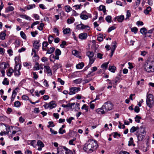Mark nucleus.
<instances>
[{"mask_svg": "<svg viewBox=\"0 0 154 154\" xmlns=\"http://www.w3.org/2000/svg\"><path fill=\"white\" fill-rule=\"evenodd\" d=\"M82 79H79L74 81L75 83L76 84H79L82 82Z\"/></svg>", "mask_w": 154, "mask_h": 154, "instance_id": "49", "label": "nucleus"}, {"mask_svg": "<svg viewBox=\"0 0 154 154\" xmlns=\"http://www.w3.org/2000/svg\"><path fill=\"white\" fill-rule=\"evenodd\" d=\"M140 32L141 33L144 35L145 37H150L151 36V35H147V29L145 27L141 28L140 29Z\"/></svg>", "mask_w": 154, "mask_h": 154, "instance_id": "11", "label": "nucleus"}, {"mask_svg": "<svg viewBox=\"0 0 154 154\" xmlns=\"http://www.w3.org/2000/svg\"><path fill=\"white\" fill-rule=\"evenodd\" d=\"M20 16L21 18L25 19L26 20H30L31 19V18L30 17L25 14L21 15Z\"/></svg>", "mask_w": 154, "mask_h": 154, "instance_id": "27", "label": "nucleus"}, {"mask_svg": "<svg viewBox=\"0 0 154 154\" xmlns=\"http://www.w3.org/2000/svg\"><path fill=\"white\" fill-rule=\"evenodd\" d=\"M14 106L16 107H19L20 106V103L19 101H16L14 103Z\"/></svg>", "mask_w": 154, "mask_h": 154, "instance_id": "52", "label": "nucleus"}, {"mask_svg": "<svg viewBox=\"0 0 154 154\" xmlns=\"http://www.w3.org/2000/svg\"><path fill=\"white\" fill-rule=\"evenodd\" d=\"M84 66V64L83 63H82L76 65V67L78 69H81Z\"/></svg>", "mask_w": 154, "mask_h": 154, "instance_id": "37", "label": "nucleus"}, {"mask_svg": "<svg viewBox=\"0 0 154 154\" xmlns=\"http://www.w3.org/2000/svg\"><path fill=\"white\" fill-rule=\"evenodd\" d=\"M99 10L100 11H103L104 13H105L106 11V9L105 8V7L104 6L101 5L100 6L99 8Z\"/></svg>", "mask_w": 154, "mask_h": 154, "instance_id": "39", "label": "nucleus"}, {"mask_svg": "<svg viewBox=\"0 0 154 154\" xmlns=\"http://www.w3.org/2000/svg\"><path fill=\"white\" fill-rule=\"evenodd\" d=\"M56 55H60L61 54V51L59 49H56L55 52Z\"/></svg>", "mask_w": 154, "mask_h": 154, "instance_id": "47", "label": "nucleus"}, {"mask_svg": "<svg viewBox=\"0 0 154 154\" xmlns=\"http://www.w3.org/2000/svg\"><path fill=\"white\" fill-rule=\"evenodd\" d=\"M138 128L139 127L138 126H133L130 129V131L131 133H133L135 131H136V132H137V130L138 129Z\"/></svg>", "mask_w": 154, "mask_h": 154, "instance_id": "23", "label": "nucleus"}, {"mask_svg": "<svg viewBox=\"0 0 154 154\" xmlns=\"http://www.w3.org/2000/svg\"><path fill=\"white\" fill-rule=\"evenodd\" d=\"M33 46L35 49H38L40 46L39 42L37 41H35L33 44Z\"/></svg>", "mask_w": 154, "mask_h": 154, "instance_id": "22", "label": "nucleus"}, {"mask_svg": "<svg viewBox=\"0 0 154 154\" xmlns=\"http://www.w3.org/2000/svg\"><path fill=\"white\" fill-rule=\"evenodd\" d=\"M65 127V125H62V127L60 128L59 131V133L60 134H63L64 133H65L66 132V131L65 130H63V131H61V130H62V129L63 128H64Z\"/></svg>", "mask_w": 154, "mask_h": 154, "instance_id": "29", "label": "nucleus"}, {"mask_svg": "<svg viewBox=\"0 0 154 154\" xmlns=\"http://www.w3.org/2000/svg\"><path fill=\"white\" fill-rule=\"evenodd\" d=\"M92 71L90 72L86 75V77L88 78L90 76H93L94 75V73H93V72L96 71L97 70V68L96 66H94L91 69Z\"/></svg>", "mask_w": 154, "mask_h": 154, "instance_id": "12", "label": "nucleus"}, {"mask_svg": "<svg viewBox=\"0 0 154 154\" xmlns=\"http://www.w3.org/2000/svg\"><path fill=\"white\" fill-rule=\"evenodd\" d=\"M5 51V50L3 48H0V54H4Z\"/></svg>", "mask_w": 154, "mask_h": 154, "instance_id": "63", "label": "nucleus"}, {"mask_svg": "<svg viewBox=\"0 0 154 154\" xmlns=\"http://www.w3.org/2000/svg\"><path fill=\"white\" fill-rule=\"evenodd\" d=\"M2 83L4 85H8L9 84V81L7 80V79L5 78L3 81Z\"/></svg>", "mask_w": 154, "mask_h": 154, "instance_id": "43", "label": "nucleus"}, {"mask_svg": "<svg viewBox=\"0 0 154 154\" xmlns=\"http://www.w3.org/2000/svg\"><path fill=\"white\" fill-rule=\"evenodd\" d=\"M135 121L138 123L140 122V119H141V117L138 115H137L135 118Z\"/></svg>", "mask_w": 154, "mask_h": 154, "instance_id": "44", "label": "nucleus"}, {"mask_svg": "<svg viewBox=\"0 0 154 154\" xmlns=\"http://www.w3.org/2000/svg\"><path fill=\"white\" fill-rule=\"evenodd\" d=\"M66 11L67 12H70L71 10V8L70 7L68 6H66L65 7Z\"/></svg>", "mask_w": 154, "mask_h": 154, "instance_id": "62", "label": "nucleus"}, {"mask_svg": "<svg viewBox=\"0 0 154 154\" xmlns=\"http://www.w3.org/2000/svg\"><path fill=\"white\" fill-rule=\"evenodd\" d=\"M144 68L145 71L150 73L154 72V68L151 65L149 62H146L144 65Z\"/></svg>", "mask_w": 154, "mask_h": 154, "instance_id": "4", "label": "nucleus"}, {"mask_svg": "<svg viewBox=\"0 0 154 154\" xmlns=\"http://www.w3.org/2000/svg\"><path fill=\"white\" fill-rule=\"evenodd\" d=\"M56 106V104L54 102L52 101L49 104L48 107L50 109H51Z\"/></svg>", "mask_w": 154, "mask_h": 154, "instance_id": "17", "label": "nucleus"}, {"mask_svg": "<svg viewBox=\"0 0 154 154\" xmlns=\"http://www.w3.org/2000/svg\"><path fill=\"white\" fill-rule=\"evenodd\" d=\"M14 71L13 69L12 68H9L7 73V75L9 77L11 76Z\"/></svg>", "mask_w": 154, "mask_h": 154, "instance_id": "30", "label": "nucleus"}, {"mask_svg": "<svg viewBox=\"0 0 154 154\" xmlns=\"http://www.w3.org/2000/svg\"><path fill=\"white\" fill-rule=\"evenodd\" d=\"M44 26V24L42 23L40 24L39 26L38 27V29L39 30L41 31L43 29V28Z\"/></svg>", "mask_w": 154, "mask_h": 154, "instance_id": "48", "label": "nucleus"}, {"mask_svg": "<svg viewBox=\"0 0 154 154\" xmlns=\"http://www.w3.org/2000/svg\"><path fill=\"white\" fill-rule=\"evenodd\" d=\"M106 20L108 23H110L111 22V17L110 16H107L106 18Z\"/></svg>", "mask_w": 154, "mask_h": 154, "instance_id": "46", "label": "nucleus"}, {"mask_svg": "<svg viewBox=\"0 0 154 154\" xmlns=\"http://www.w3.org/2000/svg\"><path fill=\"white\" fill-rule=\"evenodd\" d=\"M116 29V27L114 26H112L110 27H109L108 30V32H109L111 31L112 30H113Z\"/></svg>", "mask_w": 154, "mask_h": 154, "instance_id": "55", "label": "nucleus"}, {"mask_svg": "<svg viewBox=\"0 0 154 154\" xmlns=\"http://www.w3.org/2000/svg\"><path fill=\"white\" fill-rule=\"evenodd\" d=\"M98 145L96 140H94L92 139L89 140L85 144L83 149L86 152H91L94 149L97 147Z\"/></svg>", "mask_w": 154, "mask_h": 154, "instance_id": "1", "label": "nucleus"}, {"mask_svg": "<svg viewBox=\"0 0 154 154\" xmlns=\"http://www.w3.org/2000/svg\"><path fill=\"white\" fill-rule=\"evenodd\" d=\"M76 29L78 30H83L86 29L87 30H89L90 27L87 25H85L82 23L77 25L76 27Z\"/></svg>", "mask_w": 154, "mask_h": 154, "instance_id": "9", "label": "nucleus"}, {"mask_svg": "<svg viewBox=\"0 0 154 154\" xmlns=\"http://www.w3.org/2000/svg\"><path fill=\"white\" fill-rule=\"evenodd\" d=\"M112 48L111 49V51H112L114 52L115 51L117 47V45H116L117 43H116V42L114 41V42H112Z\"/></svg>", "mask_w": 154, "mask_h": 154, "instance_id": "25", "label": "nucleus"}, {"mask_svg": "<svg viewBox=\"0 0 154 154\" xmlns=\"http://www.w3.org/2000/svg\"><path fill=\"white\" fill-rule=\"evenodd\" d=\"M44 67V71L46 72L48 75H52V72L50 67L48 66H45Z\"/></svg>", "mask_w": 154, "mask_h": 154, "instance_id": "10", "label": "nucleus"}, {"mask_svg": "<svg viewBox=\"0 0 154 154\" xmlns=\"http://www.w3.org/2000/svg\"><path fill=\"white\" fill-rule=\"evenodd\" d=\"M86 55L89 59V64L91 65L95 60V59L94 57V54L93 52L88 51L86 53Z\"/></svg>", "mask_w": 154, "mask_h": 154, "instance_id": "5", "label": "nucleus"}, {"mask_svg": "<svg viewBox=\"0 0 154 154\" xmlns=\"http://www.w3.org/2000/svg\"><path fill=\"white\" fill-rule=\"evenodd\" d=\"M31 33L32 36L33 37H35L36 35L38 34V32L37 31H35V32H31Z\"/></svg>", "mask_w": 154, "mask_h": 154, "instance_id": "58", "label": "nucleus"}, {"mask_svg": "<svg viewBox=\"0 0 154 154\" xmlns=\"http://www.w3.org/2000/svg\"><path fill=\"white\" fill-rule=\"evenodd\" d=\"M72 54L73 55L77 57H81L80 56V53L76 50H72Z\"/></svg>", "mask_w": 154, "mask_h": 154, "instance_id": "20", "label": "nucleus"}, {"mask_svg": "<svg viewBox=\"0 0 154 154\" xmlns=\"http://www.w3.org/2000/svg\"><path fill=\"white\" fill-rule=\"evenodd\" d=\"M84 12H82L80 15V17L82 19L85 20L87 19L88 18V17L87 15L83 14V13Z\"/></svg>", "mask_w": 154, "mask_h": 154, "instance_id": "24", "label": "nucleus"}, {"mask_svg": "<svg viewBox=\"0 0 154 154\" xmlns=\"http://www.w3.org/2000/svg\"><path fill=\"white\" fill-rule=\"evenodd\" d=\"M109 70L112 72H114L116 70V68L114 66H109Z\"/></svg>", "mask_w": 154, "mask_h": 154, "instance_id": "28", "label": "nucleus"}, {"mask_svg": "<svg viewBox=\"0 0 154 154\" xmlns=\"http://www.w3.org/2000/svg\"><path fill=\"white\" fill-rule=\"evenodd\" d=\"M76 139L74 138L73 139L70 140L69 142V144L70 145H75V144L73 143V142Z\"/></svg>", "mask_w": 154, "mask_h": 154, "instance_id": "60", "label": "nucleus"}, {"mask_svg": "<svg viewBox=\"0 0 154 154\" xmlns=\"http://www.w3.org/2000/svg\"><path fill=\"white\" fill-rule=\"evenodd\" d=\"M71 31V29L69 28H67L64 29L63 30V33L64 34H66L69 33Z\"/></svg>", "mask_w": 154, "mask_h": 154, "instance_id": "26", "label": "nucleus"}, {"mask_svg": "<svg viewBox=\"0 0 154 154\" xmlns=\"http://www.w3.org/2000/svg\"><path fill=\"white\" fill-rule=\"evenodd\" d=\"M50 131L51 134H57V131H55L52 128H50Z\"/></svg>", "mask_w": 154, "mask_h": 154, "instance_id": "59", "label": "nucleus"}, {"mask_svg": "<svg viewBox=\"0 0 154 154\" xmlns=\"http://www.w3.org/2000/svg\"><path fill=\"white\" fill-rule=\"evenodd\" d=\"M146 104L150 108H152L154 105V99L153 96L152 94H149L147 96Z\"/></svg>", "mask_w": 154, "mask_h": 154, "instance_id": "3", "label": "nucleus"}, {"mask_svg": "<svg viewBox=\"0 0 154 154\" xmlns=\"http://www.w3.org/2000/svg\"><path fill=\"white\" fill-rule=\"evenodd\" d=\"M115 18L117 19V20L119 22H122L124 19V17L123 15H121L116 17Z\"/></svg>", "mask_w": 154, "mask_h": 154, "instance_id": "21", "label": "nucleus"}, {"mask_svg": "<svg viewBox=\"0 0 154 154\" xmlns=\"http://www.w3.org/2000/svg\"><path fill=\"white\" fill-rule=\"evenodd\" d=\"M131 14L130 11L129 10H128L127 12L126 17L125 18V20H127L129 19V17L131 16Z\"/></svg>", "mask_w": 154, "mask_h": 154, "instance_id": "42", "label": "nucleus"}, {"mask_svg": "<svg viewBox=\"0 0 154 154\" xmlns=\"http://www.w3.org/2000/svg\"><path fill=\"white\" fill-rule=\"evenodd\" d=\"M59 55H56L55 56H54V54H51L50 57H53L56 60H58L59 59Z\"/></svg>", "mask_w": 154, "mask_h": 154, "instance_id": "61", "label": "nucleus"}, {"mask_svg": "<svg viewBox=\"0 0 154 154\" xmlns=\"http://www.w3.org/2000/svg\"><path fill=\"white\" fill-rule=\"evenodd\" d=\"M8 65V64L6 63H2L0 64V69L5 70Z\"/></svg>", "mask_w": 154, "mask_h": 154, "instance_id": "15", "label": "nucleus"}, {"mask_svg": "<svg viewBox=\"0 0 154 154\" xmlns=\"http://www.w3.org/2000/svg\"><path fill=\"white\" fill-rule=\"evenodd\" d=\"M80 88H79L72 87L69 89V94L70 95L75 94L78 91H80Z\"/></svg>", "mask_w": 154, "mask_h": 154, "instance_id": "8", "label": "nucleus"}, {"mask_svg": "<svg viewBox=\"0 0 154 154\" xmlns=\"http://www.w3.org/2000/svg\"><path fill=\"white\" fill-rule=\"evenodd\" d=\"M74 21V19H69L67 20V22L69 24L73 23Z\"/></svg>", "mask_w": 154, "mask_h": 154, "instance_id": "51", "label": "nucleus"}, {"mask_svg": "<svg viewBox=\"0 0 154 154\" xmlns=\"http://www.w3.org/2000/svg\"><path fill=\"white\" fill-rule=\"evenodd\" d=\"M20 35L21 37L24 39H26V36L25 34L23 32L21 31L20 32Z\"/></svg>", "mask_w": 154, "mask_h": 154, "instance_id": "45", "label": "nucleus"}, {"mask_svg": "<svg viewBox=\"0 0 154 154\" xmlns=\"http://www.w3.org/2000/svg\"><path fill=\"white\" fill-rule=\"evenodd\" d=\"M54 50L55 48L54 47H51L47 50V53L49 54H51L54 51Z\"/></svg>", "mask_w": 154, "mask_h": 154, "instance_id": "32", "label": "nucleus"}, {"mask_svg": "<svg viewBox=\"0 0 154 154\" xmlns=\"http://www.w3.org/2000/svg\"><path fill=\"white\" fill-rule=\"evenodd\" d=\"M75 104V103H69L67 104H62V107L63 108H66V107H69L71 108H72V106H73Z\"/></svg>", "mask_w": 154, "mask_h": 154, "instance_id": "19", "label": "nucleus"}, {"mask_svg": "<svg viewBox=\"0 0 154 154\" xmlns=\"http://www.w3.org/2000/svg\"><path fill=\"white\" fill-rule=\"evenodd\" d=\"M35 4L30 5L25 7L27 10H29L32 9L33 8H35Z\"/></svg>", "mask_w": 154, "mask_h": 154, "instance_id": "34", "label": "nucleus"}, {"mask_svg": "<svg viewBox=\"0 0 154 154\" xmlns=\"http://www.w3.org/2000/svg\"><path fill=\"white\" fill-rule=\"evenodd\" d=\"M104 108H102L97 109L96 111V112L99 114H103L106 113V111H104Z\"/></svg>", "mask_w": 154, "mask_h": 154, "instance_id": "16", "label": "nucleus"}, {"mask_svg": "<svg viewBox=\"0 0 154 154\" xmlns=\"http://www.w3.org/2000/svg\"><path fill=\"white\" fill-rule=\"evenodd\" d=\"M48 38L49 43L51 44L54 40V37L52 35H49Z\"/></svg>", "mask_w": 154, "mask_h": 154, "instance_id": "31", "label": "nucleus"}, {"mask_svg": "<svg viewBox=\"0 0 154 154\" xmlns=\"http://www.w3.org/2000/svg\"><path fill=\"white\" fill-rule=\"evenodd\" d=\"M109 63V62L105 63H103L101 66V67L102 68L107 69V68L108 65Z\"/></svg>", "mask_w": 154, "mask_h": 154, "instance_id": "33", "label": "nucleus"}, {"mask_svg": "<svg viewBox=\"0 0 154 154\" xmlns=\"http://www.w3.org/2000/svg\"><path fill=\"white\" fill-rule=\"evenodd\" d=\"M74 118L73 117H71L68 119H66L67 122L69 124H71L72 120L74 119Z\"/></svg>", "mask_w": 154, "mask_h": 154, "instance_id": "57", "label": "nucleus"}, {"mask_svg": "<svg viewBox=\"0 0 154 154\" xmlns=\"http://www.w3.org/2000/svg\"><path fill=\"white\" fill-rule=\"evenodd\" d=\"M113 106L110 101H107L102 106V108L105 109L106 112L112 110L113 109Z\"/></svg>", "mask_w": 154, "mask_h": 154, "instance_id": "6", "label": "nucleus"}, {"mask_svg": "<svg viewBox=\"0 0 154 154\" xmlns=\"http://www.w3.org/2000/svg\"><path fill=\"white\" fill-rule=\"evenodd\" d=\"M103 38L101 36V35L99 34L97 38L98 41L100 42H101L103 40Z\"/></svg>", "mask_w": 154, "mask_h": 154, "instance_id": "64", "label": "nucleus"}, {"mask_svg": "<svg viewBox=\"0 0 154 154\" xmlns=\"http://www.w3.org/2000/svg\"><path fill=\"white\" fill-rule=\"evenodd\" d=\"M53 32H54L56 34V35L57 36H58L59 35V30L57 29L56 28H54L53 29Z\"/></svg>", "mask_w": 154, "mask_h": 154, "instance_id": "41", "label": "nucleus"}, {"mask_svg": "<svg viewBox=\"0 0 154 154\" xmlns=\"http://www.w3.org/2000/svg\"><path fill=\"white\" fill-rule=\"evenodd\" d=\"M57 153H59V152L61 151H65V154H73L72 152L70 149H67L65 147H60L57 148Z\"/></svg>", "mask_w": 154, "mask_h": 154, "instance_id": "7", "label": "nucleus"}, {"mask_svg": "<svg viewBox=\"0 0 154 154\" xmlns=\"http://www.w3.org/2000/svg\"><path fill=\"white\" fill-rule=\"evenodd\" d=\"M146 133L145 131V127L143 126H141L138 128L137 130L136 135L137 137L138 141H141L144 137V134Z\"/></svg>", "mask_w": 154, "mask_h": 154, "instance_id": "2", "label": "nucleus"}, {"mask_svg": "<svg viewBox=\"0 0 154 154\" xmlns=\"http://www.w3.org/2000/svg\"><path fill=\"white\" fill-rule=\"evenodd\" d=\"M6 34L5 33L3 32H1L0 33V38L2 40L5 39V36Z\"/></svg>", "mask_w": 154, "mask_h": 154, "instance_id": "36", "label": "nucleus"}, {"mask_svg": "<svg viewBox=\"0 0 154 154\" xmlns=\"http://www.w3.org/2000/svg\"><path fill=\"white\" fill-rule=\"evenodd\" d=\"M88 37L87 34L86 33H82L80 34L79 35V38L82 40H85Z\"/></svg>", "mask_w": 154, "mask_h": 154, "instance_id": "14", "label": "nucleus"}, {"mask_svg": "<svg viewBox=\"0 0 154 154\" xmlns=\"http://www.w3.org/2000/svg\"><path fill=\"white\" fill-rule=\"evenodd\" d=\"M82 109H85L86 110V112H87L88 110V107L85 104H84L83 105L82 107Z\"/></svg>", "mask_w": 154, "mask_h": 154, "instance_id": "50", "label": "nucleus"}, {"mask_svg": "<svg viewBox=\"0 0 154 154\" xmlns=\"http://www.w3.org/2000/svg\"><path fill=\"white\" fill-rule=\"evenodd\" d=\"M18 88H16L15 90H14L13 92H12V97H11V100H12V99L13 98V99H14V98H15V97L16 96V94H17V93L16 92V91H15L16 90H17Z\"/></svg>", "mask_w": 154, "mask_h": 154, "instance_id": "35", "label": "nucleus"}, {"mask_svg": "<svg viewBox=\"0 0 154 154\" xmlns=\"http://www.w3.org/2000/svg\"><path fill=\"white\" fill-rule=\"evenodd\" d=\"M14 10V8L12 6H9L8 7L6 11L5 12H8L9 11H12Z\"/></svg>", "mask_w": 154, "mask_h": 154, "instance_id": "40", "label": "nucleus"}, {"mask_svg": "<svg viewBox=\"0 0 154 154\" xmlns=\"http://www.w3.org/2000/svg\"><path fill=\"white\" fill-rule=\"evenodd\" d=\"M61 67L62 65L60 63L55 64L52 67L53 71L55 72L57 69L61 68Z\"/></svg>", "mask_w": 154, "mask_h": 154, "instance_id": "13", "label": "nucleus"}, {"mask_svg": "<svg viewBox=\"0 0 154 154\" xmlns=\"http://www.w3.org/2000/svg\"><path fill=\"white\" fill-rule=\"evenodd\" d=\"M96 100V99L94 100H93L91 101V102L90 103V108L92 109H94L95 106H94V104L93 103H91L95 101V100Z\"/></svg>", "mask_w": 154, "mask_h": 154, "instance_id": "54", "label": "nucleus"}, {"mask_svg": "<svg viewBox=\"0 0 154 154\" xmlns=\"http://www.w3.org/2000/svg\"><path fill=\"white\" fill-rule=\"evenodd\" d=\"M37 145L38 146H40L41 147H43L44 146V145L43 143L40 140L38 141L37 143Z\"/></svg>", "mask_w": 154, "mask_h": 154, "instance_id": "38", "label": "nucleus"}, {"mask_svg": "<svg viewBox=\"0 0 154 154\" xmlns=\"http://www.w3.org/2000/svg\"><path fill=\"white\" fill-rule=\"evenodd\" d=\"M131 30L132 32H134V33L135 34H136L137 32L138 29L137 27H134L131 28Z\"/></svg>", "mask_w": 154, "mask_h": 154, "instance_id": "53", "label": "nucleus"}, {"mask_svg": "<svg viewBox=\"0 0 154 154\" xmlns=\"http://www.w3.org/2000/svg\"><path fill=\"white\" fill-rule=\"evenodd\" d=\"M22 98L23 100H29L28 97L26 95H23Z\"/></svg>", "mask_w": 154, "mask_h": 154, "instance_id": "56", "label": "nucleus"}, {"mask_svg": "<svg viewBox=\"0 0 154 154\" xmlns=\"http://www.w3.org/2000/svg\"><path fill=\"white\" fill-rule=\"evenodd\" d=\"M21 69V65H19L18 67V70H14V75L16 76H18L20 74V70Z\"/></svg>", "mask_w": 154, "mask_h": 154, "instance_id": "18", "label": "nucleus"}]
</instances>
